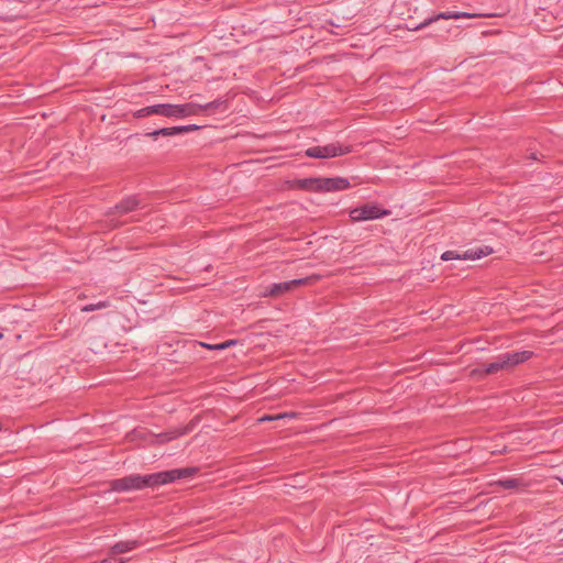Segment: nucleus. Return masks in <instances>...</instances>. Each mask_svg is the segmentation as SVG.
Returning <instances> with one entry per match:
<instances>
[{"label":"nucleus","mask_w":563,"mask_h":563,"mask_svg":"<svg viewBox=\"0 0 563 563\" xmlns=\"http://www.w3.org/2000/svg\"><path fill=\"white\" fill-rule=\"evenodd\" d=\"M199 472L198 467H184V468H174L168 471H162L152 474L141 475L137 474V484L139 489L143 488H155L162 485H166L169 483H174L178 479L188 478L195 476Z\"/></svg>","instance_id":"f257e3e1"},{"label":"nucleus","mask_w":563,"mask_h":563,"mask_svg":"<svg viewBox=\"0 0 563 563\" xmlns=\"http://www.w3.org/2000/svg\"><path fill=\"white\" fill-rule=\"evenodd\" d=\"M391 213L390 210L380 207L378 203H365L350 210L349 216L351 221L361 222L367 220H375L387 217Z\"/></svg>","instance_id":"f03ea898"},{"label":"nucleus","mask_w":563,"mask_h":563,"mask_svg":"<svg viewBox=\"0 0 563 563\" xmlns=\"http://www.w3.org/2000/svg\"><path fill=\"white\" fill-rule=\"evenodd\" d=\"M198 103L188 102L185 104L161 103V115L166 118H186L199 115Z\"/></svg>","instance_id":"7ed1b4c3"},{"label":"nucleus","mask_w":563,"mask_h":563,"mask_svg":"<svg viewBox=\"0 0 563 563\" xmlns=\"http://www.w3.org/2000/svg\"><path fill=\"white\" fill-rule=\"evenodd\" d=\"M493 253V249L490 246L484 245L476 249H470L463 253H459L456 251H445L441 255L442 261H451V260H477L484 256L490 255Z\"/></svg>","instance_id":"20e7f679"},{"label":"nucleus","mask_w":563,"mask_h":563,"mask_svg":"<svg viewBox=\"0 0 563 563\" xmlns=\"http://www.w3.org/2000/svg\"><path fill=\"white\" fill-rule=\"evenodd\" d=\"M534 353L532 351H512L503 353L499 355L500 361L505 371L512 369L517 365H520L530 360Z\"/></svg>","instance_id":"39448f33"},{"label":"nucleus","mask_w":563,"mask_h":563,"mask_svg":"<svg viewBox=\"0 0 563 563\" xmlns=\"http://www.w3.org/2000/svg\"><path fill=\"white\" fill-rule=\"evenodd\" d=\"M350 187V180L344 177H319V192L341 191Z\"/></svg>","instance_id":"423d86ee"},{"label":"nucleus","mask_w":563,"mask_h":563,"mask_svg":"<svg viewBox=\"0 0 563 563\" xmlns=\"http://www.w3.org/2000/svg\"><path fill=\"white\" fill-rule=\"evenodd\" d=\"M109 489L117 493L140 490L137 484V474H131L109 482Z\"/></svg>","instance_id":"0eeeda50"},{"label":"nucleus","mask_w":563,"mask_h":563,"mask_svg":"<svg viewBox=\"0 0 563 563\" xmlns=\"http://www.w3.org/2000/svg\"><path fill=\"white\" fill-rule=\"evenodd\" d=\"M140 206V200L136 196H128L123 198L120 202H118L114 207L109 208L106 211V216H112L115 212L120 214H126L137 209Z\"/></svg>","instance_id":"6e6552de"},{"label":"nucleus","mask_w":563,"mask_h":563,"mask_svg":"<svg viewBox=\"0 0 563 563\" xmlns=\"http://www.w3.org/2000/svg\"><path fill=\"white\" fill-rule=\"evenodd\" d=\"M288 187L290 189H298L309 192H319V177L294 179L291 181H288Z\"/></svg>","instance_id":"1a4fd4ad"},{"label":"nucleus","mask_w":563,"mask_h":563,"mask_svg":"<svg viewBox=\"0 0 563 563\" xmlns=\"http://www.w3.org/2000/svg\"><path fill=\"white\" fill-rule=\"evenodd\" d=\"M353 152L352 145H341L340 143H330L322 146V158H333L346 155Z\"/></svg>","instance_id":"9d476101"},{"label":"nucleus","mask_w":563,"mask_h":563,"mask_svg":"<svg viewBox=\"0 0 563 563\" xmlns=\"http://www.w3.org/2000/svg\"><path fill=\"white\" fill-rule=\"evenodd\" d=\"M473 16V14H470V13H466V12H459V11H446V12H441L439 13L438 15L435 16H432V18H429L427 20H424L422 23L418 24L417 26H413L412 29L413 30H419V29H422L429 24H431L432 22L434 21H438L440 19H444V20H448V19H460V18H471Z\"/></svg>","instance_id":"9b49d317"},{"label":"nucleus","mask_w":563,"mask_h":563,"mask_svg":"<svg viewBox=\"0 0 563 563\" xmlns=\"http://www.w3.org/2000/svg\"><path fill=\"white\" fill-rule=\"evenodd\" d=\"M200 418L199 416L194 417L185 427L174 428L165 431L169 441L175 440L181 435L188 434L191 432L196 426L198 424Z\"/></svg>","instance_id":"f8f14e48"},{"label":"nucleus","mask_w":563,"mask_h":563,"mask_svg":"<svg viewBox=\"0 0 563 563\" xmlns=\"http://www.w3.org/2000/svg\"><path fill=\"white\" fill-rule=\"evenodd\" d=\"M185 133V125L170 126V128H161L154 130L152 132H147L144 135L151 137L156 141L158 136H174L178 134Z\"/></svg>","instance_id":"ddd939ff"},{"label":"nucleus","mask_w":563,"mask_h":563,"mask_svg":"<svg viewBox=\"0 0 563 563\" xmlns=\"http://www.w3.org/2000/svg\"><path fill=\"white\" fill-rule=\"evenodd\" d=\"M291 285L290 282H283V283H275L272 284L269 287L266 288L265 292L263 294L264 297H272V298H278L282 295L291 291Z\"/></svg>","instance_id":"4468645a"},{"label":"nucleus","mask_w":563,"mask_h":563,"mask_svg":"<svg viewBox=\"0 0 563 563\" xmlns=\"http://www.w3.org/2000/svg\"><path fill=\"white\" fill-rule=\"evenodd\" d=\"M141 545L139 540L119 541L110 548V554H122L130 552Z\"/></svg>","instance_id":"2eb2a0df"},{"label":"nucleus","mask_w":563,"mask_h":563,"mask_svg":"<svg viewBox=\"0 0 563 563\" xmlns=\"http://www.w3.org/2000/svg\"><path fill=\"white\" fill-rule=\"evenodd\" d=\"M228 106H229L228 100L222 99V98L216 99V100H213L211 102H207L205 104L198 103V107L200 108L199 114H201L203 112H213L219 109L227 110Z\"/></svg>","instance_id":"dca6fc26"},{"label":"nucleus","mask_w":563,"mask_h":563,"mask_svg":"<svg viewBox=\"0 0 563 563\" xmlns=\"http://www.w3.org/2000/svg\"><path fill=\"white\" fill-rule=\"evenodd\" d=\"M494 485L501 489H517V488L527 486L522 478L498 479L494 483Z\"/></svg>","instance_id":"f3484780"},{"label":"nucleus","mask_w":563,"mask_h":563,"mask_svg":"<svg viewBox=\"0 0 563 563\" xmlns=\"http://www.w3.org/2000/svg\"><path fill=\"white\" fill-rule=\"evenodd\" d=\"M483 371H485L486 377L493 374L498 373L499 371H505L503 363L500 361L499 355L492 363H482Z\"/></svg>","instance_id":"a211bd4d"},{"label":"nucleus","mask_w":563,"mask_h":563,"mask_svg":"<svg viewBox=\"0 0 563 563\" xmlns=\"http://www.w3.org/2000/svg\"><path fill=\"white\" fill-rule=\"evenodd\" d=\"M154 114L161 115V103L144 107V108L135 111L134 118L139 119V118H144V117L154 115Z\"/></svg>","instance_id":"6ab92c4d"},{"label":"nucleus","mask_w":563,"mask_h":563,"mask_svg":"<svg viewBox=\"0 0 563 563\" xmlns=\"http://www.w3.org/2000/svg\"><path fill=\"white\" fill-rule=\"evenodd\" d=\"M319 279H320L319 275H311V276L303 277V278L291 279L289 282L291 285V289L294 290L295 288H297L299 286L312 285L316 282H318Z\"/></svg>","instance_id":"aec40b11"},{"label":"nucleus","mask_w":563,"mask_h":563,"mask_svg":"<svg viewBox=\"0 0 563 563\" xmlns=\"http://www.w3.org/2000/svg\"><path fill=\"white\" fill-rule=\"evenodd\" d=\"M470 377L475 380H484L486 378L485 371H483V364H478L476 367L471 369Z\"/></svg>","instance_id":"412c9836"},{"label":"nucleus","mask_w":563,"mask_h":563,"mask_svg":"<svg viewBox=\"0 0 563 563\" xmlns=\"http://www.w3.org/2000/svg\"><path fill=\"white\" fill-rule=\"evenodd\" d=\"M305 155L311 158H322V146H312L305 151Z\"/></svg>","instance_id":"4be33fe9"},{"label":"nucleus","mask_w":563,"mask_h":563,"mask_svg":"<svg viewBox=\"0 0 563 563\" xmlns=\"http://www.w3.org/2000/svg\"><path fill=\"white\" fill-rule=\"evenodd\" d=\"M109 307V302L108 301H99L98 303H90V305H86L81 308V311L82 312H89V311H93V310H97V309H103V308H107Z\"/></svg>","instance_id":"5701e85b"},{"label":"nucleus","mask_w":563,"mask_h":563,"mask_svg":"<svg viewBox=\"0 0 563 563\" xmlns=\"http://www.w3.org/2000/svg\"><path fill=\"white\" fill-rule=\"evenodd\" d=\"M236 343H238V341H236V340H227V341H224V342H222V343H218V344H217V346H218V347H217V351L225 350V349H228V347H230V346L235 345Z\"/></svg>","instance_id":"b1692460"},{"label":"nucleus","mask_w":563,"mask_h":563,"mask_svg":"<svg viewBox=\"0 0 563 563\" xmlns=\"http://www.w3.org/2000/svg\"><path fill=\"white\" fill-rule=\"evenodd\" d=\"M99 563H124V560L115 558V554H110L108 558L102 559Z\"/></svg>","instance_id":"393cba45"},{"label":"nucleus","mask_w":563,"mask_h":563,"mask_svg":"<svg viewBox=\"0 0 563 563\" xmlns=\"http://www.w3.org/2000/svg\"><path fill=\"white\" fill-rule=\"evenodd\" d=\"M167 442H169V439H168L166 432H162L156 435V443L163 444V443H167Z\"/></svg>","instance_id":"a878e982"},{"label":"nucleus","mask_w":563,"mask_h":563,"mask_svg":"<svg viewBox=\"0 0 563 563\" xmlns=\"http://www.w3.org/2000/svg\"><path fill=\"white\" fill-rule=\"evenodd\" d=\"M201 126L200 125H197V124H188V125H185V133H188V132H192V131H198L200 130Z\"/></svg>","instance_id":"bb28decb"},{"label":"nucleus","mask_w":563,"mask_h":563,"mask_svg":"<svg viewBox=\"0 0 563 563\" xmlns=\"http://www.w3.org/2000/svg\"><path fill=\"white\" fill-rule=\"evenodd\" d=\"M295 416V413H290L289 417H292ZM283 417H288V413H285V415H280V416H277V417H264L262 420H274V419H278V418H283Z\"/></svg>","instance_id":"cd10ccee"},{"label":"nucleus","mask_w":563,"mask_h":563,"mask_svg":"<svg viewBox=\"0 0 563 563\" xmlns=\"http://www.w3.org/2000/svg\"><path fill=\"white\" fill-rule=\"evenodd\" d=\"M200 345L209 350H217L218 347L217 344L200 343Z\"/></svg>","instance_id":"c85d7f7f"},{"label":"nucleus","mask_w":563,"mask_h":563,"mask_svg":"<svg viewBox=\"0 0 563 563\" xmlns=\"http://www.w3.org/2000/svg\"><path fill=\"white\" fill-rule=\"evenodd\" d=\"M529 158H531V159H538V158H537V154H536V153H531V155L529 156Z\"/></svg>","instance_id":"c756f323"},{"label":"nucleus","mask_w":563,"mask_h":563,"mask_svg":"<svg viewBox=\"0 0 563 563\" xmlns=\"http://www.w3.org/2000/svg\"><path fill=\"white\" fill-rule=\"evenodd\" d=\"M134 136H139V134H134V135H129V139H132Z\"/></svg>","instance_id":"7c9ffc66"},{"label":"nucleus","mask_w":563,"mask_h":563,"mask_svg":"<svg viewBox=\"0 0 563 563\" xmlns=\"http://www.w3.org/2000/svg\"><path fill=\"white\" fill-rule=\"evenodd\" d=\"M2 430V423L0 422V431Z\"/></svg>","instance_id":"2f4dec72"},{"label":"nucleus","mask_w":563,"mask_h":563,"mask_svg":"<svg viewBox=\"0 0 563 563\" xmlns=\"http://www.w3.org/2000/svg\"><path fill=\"white\" fill-rule=\"evenodd\" d=\"M2 336H3V334H2V333H0V339H2Z\"/></svg>","instance_id":"473e14b6"}]
</instances>
